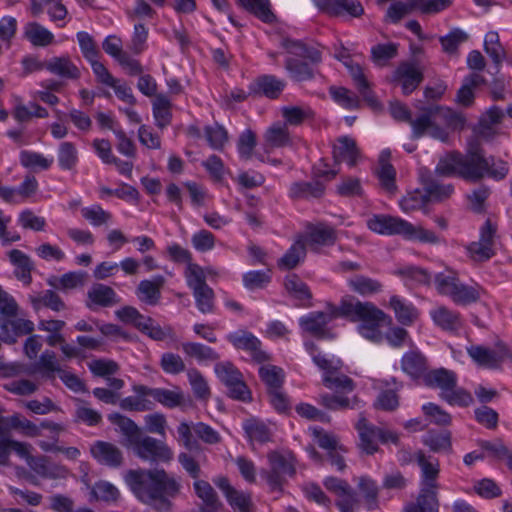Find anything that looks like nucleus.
I'll use <instances>...</instances> for the list:
<instances>
[{"instance_id": "obj_27", "label": "nucleus", "mask_w": 512, "mask_h": 512, "mask_svg": "<svg viewBox=\"0 0 512 512\" xmlns=\"http://www.w3.org/2000/svg\"><path fill=\"white\" fill-rule=\"evenodd\" d=\"M223 491L229 505L238 512H251L252 500L249 493L238 491L230 485V482H217Z\"/></svg>"}, {"instance_id": "obj_58", "label": "nucleus", "mask_w": 512, "mask_h": 512, "mask_svg": "<svg viewBox=\"0 0 512 512\" xmlns=\"http://www.w3.org/2000/svg\"><path fill=\"white\" fill-rule=\"evenodd\" d=\"M270 271L253 270L243 275V284L249 290L263 289L271 282Z\"/></svg>"}, {"instance_id": "obj_12", "label": "nucleus", "mask_w": 512, "mask_h": 512, "mask_svg": "<svg viewBox=\"0 0 512 512\" xmlns=\"http://www.w3.org/2000/svg\"><path fill=\"white\" fill-rule=\"evenodd\" d=\"M321 13L330 17L359 18L364 14V7L359 0H313Z\"/></svg>"}, {"instance_id": "obj_11", "label": "nucleus", "mask_w": 512, "mask_h": 512, "mask_svg": "<svg viewBox=\"0 0 512 512\" xmlns=\"http://www.w3.org/2000/svg\"><path fill=\"white\" fill-rule=\"evenodd\" d=\"M367 227L374 233L380 235H400L404 238L412 228V223L389 214H373L366 222Z\"/></svg>"}, {"instance_id": "obj_61", "label": "nucleus", "mask_w": 512, "mask_h": 512, "mask_svg": "<svg viewBox=\"0 0 512 512\" xmlns=\"http://www.w3.org/2000/svg\"><path fill=\"white\" fill-rule=\"evenodd\" d=\"M422 411L430 422L439 426H448L451 424V415L443 410L439 405L434 403H426L422 406Z\"/></svg>"}, {"instance_id": "obj_39", "label": "nucleus", "mask_w": 512, "mask_h": 512, "mask_svg": "<svg viewBox=\"0 0 512 512\" xmlns=\"http://www.w3.org/2000/svg\"><path fill=\"white\" fill-rule=\"evenodd\" d=\"M337 240V233L333 227L318 224L311 225L307 234V241L309 244L332 246Z\"/></svg>"}, {"instance_id": "obj_8", "label": "nucleus", "mask_w": 512, "mask_h": 512, "mask_svg": "<svg viewBox=\"0 0 512 512\" xmlns=\"http://www.w3.org/2000/svg\"><path fill=\"white\" fill-rule=\"evenodd\" d=\"M467 353L478 365L489 369H499L504 361H512V351L503 342H498L496 349L473 345L467 349Z\"/></svg>"}, {"instance_id": "obj_6", "label": "nucleus", "mask_w": 512, "mask_h": 512, "mask_svg": "<svg viewBox=\"0 0 512 512\" xmlns=\"http://www.w3.org/2000/svg\"><path fill=\"white\" fill-rule=\"evenodd\" d=\"M422 114L416 119L409 121L412 127V138L418 139L425 135V133L432 127V117L441 114L445 119L446 124L453 130H461L464 128L465 119L460 114L452 111L449 108H443L439 105H429L421 108Z\"/></svg>"}, {"instance_id": "obj_10", "label": "nucleus", "mask_w": 512, "mask_h": 512, "mask_svg": "<svg viewBox=\"0 0 512 512\" xmlns=\"http://www.w3.org/2000/svg\"><path fill=\"white\" fill-rule=\"evenodd\" d=\"M435 171L423 167L419 169V181L428 203H441L449 199L454 193V185L441 183Z\"/></svg>"}, {"instance_id": "obj_56", "label": "nucleus", "mask_w": 512, "mask_h": 512, "mask_svg": "<svg viewBox=\"0 0 512 512\" xmlns=\"http://www.w3.org/2000/svg\"><path fill=\"white\" fill-rule=\"evenodd\" d=\"M468 35L459 28L451 30L447 35L441 36L439 41L442 45L444 52L448 54H455L458 51L460 44L467 41Z\"/></svg>"}, {"instance_id": "obj_59", "label": "nucleus", "mask_w": 512, "mask_h": 512, "mask_svg": "<svg viewBox=\"0 0 512 512\" xmlns=\"http://www.w3.org/2000/svg\"><path fill=\"white\" fill-rule=\"evenodd\" d=\"M91 497L94 500L105 502L116 501L119 497V491L110 482H96L91 487Z\"/></svg>"}, {"instance_id": "obj_40", "label": "nucleus", "mask_w": 512, "mask_h": 512, "mask_svg": "<svg viewBox=\"0 0 512 512\" xmlns=\"http://www.w3.org/2000/svg\"><path fill=\"white\" fill-rule=\"evenodd\" d=\"M194 489L203 502L201 511H219L222 508V503L209 482H194Z\"/></svg>"}, {"instance_id": "obj_7", "label": "nucleus", "mask_w": 512, "mask_h": 512, "mask_svg": "<svg viewBox=\"0 0 512 512\" xmlns=\"http://www.w3.org/2000/svg\"><path fill=\"white\" fill-rule=\"evenodd\" d=\"M178 435L183 441L184 446L190 451L200 449L198 440L207 444H217L221 440L220 434L210 425L204 422L187 423L181 422L177 428Z\"/></svg>"}, {"instance_id": "obj_51", "label": "nucleus", "mask_w": 512, "mask_h": 512, "mask_svg": "<svg viewBox=\"0 0 512 512\" xmlns=\"http://www.w3.org/2000/svg\"><path fill=\"white\" fill-rule=\"evenodd\" d=\"M136 293L142 302L148 305H156L160 297V276L155 277L153 281L142 280Z\"/></svg>"}, {"instance_id": "obj_55", "label": "nucleus", "mask_w": 512, "mask_h": 512, "mask_svg": "<svg viewBox=\"0 0 512 512\" xmlns=\"http://www.w3.org/2000/svg\"><path fill=\"white\" fill-rule=\"evenodd\" d=\"M330 95L335 102L346 109H359L361 106L357 95L344 87H331Z\"/></svg>"}, {"instance_id": "obj_18", "label": "nucleus", "mask_w": 512, "mask_h": 512, "mask_svg": "<svg viewBox=\"0 0 512 512\" xmlns=\"http://www.w3.org/2000/svg\"><path fill=\"white\" fill-rule=\"evenodd\" d=\"M400 364L402 371L412 380H424L429 372L428 360L419 350L404 353Z\"/></svg>"}, {"instance_id": "obj_48", "label": "nucleus", "mask_w": 512, "mask_h": 512, "mask_svg": "<svg viewBox=\"0 0 512 512\" xmlns=\"http://www.w3.org/2000/svg\"><path fill=\"white\" fill-rule=\"evenodd\" d=\"M360 403L361 401L357 396H354L352 400H350L348 397L336 394L325 393L320 396V404L329 410L360 408Z\"/></svg>"}, {"instance_id": "obj_28", "label": "nucleus", "mask_w": 512, "mask_h": 512, "mask_svg": "<svg viewBox=\"0 0 512 512\" xmlns=\"http://www.w3.org/2000/svg\"><path fill=\"white\" fill-rule=\"evenodd\" d=\"M423 381L426 386L439 387L444 393L453 390L457 386V376L455 372L445 368L429 370Z\"/></svg>"}, {"instance_id": "obj_20", "label": "nucleus", "mask_w": 512, "mask_h": 512, "mask_svg": "<svg viewBox=\"0 0 512 512\" xmlns=\"http://www.w3.org/2000/svg\"><path fill=\"white\" fill-rule=\"evenodd\" d=\"M355 429L359 433L360 448L368 455H373L377 452L379 449L377 441L380 434V427L371 424L364 414L361 413L355 425Z\"/></svg>"}, {"instance_id": "obj_35", "label": "nucleus", "mask_w": 512, "mask_h": 512, "mask_svg": "<svg viewBox=\"0 0 512 512\" xmlns=\"http://www.w3.org/2000/svg\"><path fill=\"white\" fill-rule=\"evenodd\" d=\"M306 254L305 244L301 240H297L278 260L277 266L281 270H292L304 261Z\"/></svg>"}, {"instance_id": "obj_42", "label": "nucleus", "mask_w": 512, "mask_h": 512, "mask_svg": "<svg viewBox=\"0 0 512 512\" xmlns=\"http://www.w3.org/2000/svg\"><path fill=\"white\" fill-rule=\"evenodd\" d=\"M460 281L455 271L439 272L433 277V283L437 293L441 296L449 297L450 299Z\"/></svg>"}, {"instance_id": "obj_38", "label": "nucleus", "mask_w": 512, "mask_h": 512, "mask_svg": "<svg viewBox=\"0 0 512 512\" xmlns=\"http://www.w3.org/2000/svg\"><path fill=\"white\" fill-rule=\"evenodd\" d=\"M24 37L33 45L46 47L54 42V35L38 22H29L24 28Z\"/></svg>"}, {"instance_id": "obj_50", "label": "nucleus", "mask_w": 512, "mask_h": 512, "mask_svg": "<svg viewBox=\"0 0 512 512\" xmlns=\"http://www.w3.org/2000/svg\"><path fill=\"white\" fill-rule=\"evenodd\" d=\"M239 4L250 13L254 14L258 19L265 23L275 21V15L270 9L268 0H238Z\"/></svg>"}, {"instance_id": "obj_30", "label": "nucleus", "mask_w": 512, "mask_h": 512, "mask_svg": "<svg viewBox=\"0 0 512 512\" xmlns=\"http://www.w3.org/2000/svg\"><path fill=\"white\" fill-rule=\"evenodd\" d=\"M264 140L266 151H268L269 148H281L292 145L288 127L279 122L273 124L266 130Z\"/></svg>"}, {"instance_id": "obj_23", "label": "nucleus", "mask_w": 512, "mask_h": 512, "mask_svg": "<svg viewBox=\"0 0 512 512\" xmlns=\"http://www.w3.org/2000/svg\"><path fill=\"white\" fill-rule=\"evenodd\" d=\"M486 84V78L477 72L466 75L457 91L456 101L464 107L471 106L475 99L474 89Z\"/></svg>"}, {"instance_id": "obj_52", "label": "nucleus", "mask_w": 512, "mask_h": 512, "mask_svg": "<svg viewBox=\"0 0 512 512\" xmlns=\"http://www.w3.org/2000/svg\"><path fill=\"white\" fill-rule=\"evenodd\" d=\"M452 0H407L405 2L409 13L420 10L424 14L438 13L448 8Z\"/></svg>"}, {"instance_id": "obj_17", "label": "nucleus", "mask_w": 512, "mask_h": 512, "mask_svg": "<svg viewBox=\"0 0 512 512\" xmlns=\"http://www.w3.org/2000/svg\"><path fill=\"white\" fill-rule=\"evenodd\" d=\"M34 323L30 320L16 318L10 320L0 316V339L6 344H14L17 337L31 334Z\"/></svg>"}, {"instance_id": "obj_33", "label": "nucleus", "mask_w": 512, "mask_h": 512, "mask_svg": "<svg viewBox=\"0 0 512 512\" xmlns=\"http://www.w3.org/2000/svg\"><path fill=\"white\" fill-rule=\"evenodd\" d=\"M259 378L266 387V392L283 389L285 382L284 370L276 365H262L258 370Z\"/></svg>"}, {"instance_id": "obj_3", "label": "nucleus", "mask_w": 512, "mask_h": 512, "mask_svg": "<svg viewBox=\"0 0 512 512\" xmlns=\"http://www.w3.org/2000/svg\"><path fill=\"white\" fill-rule=\"evenodd\" d=\"M354 308L351 320L360 321L357 327L359 334L374 343H381L384 338L381 327L391 325L392 318L372 302L356 300Z\"/></svg>"}, {"instance_id": "obj_43", "label": "nucleus", "mask_w": 512, "mask_h": 512, "mask_svg": "<svg viewBox=\"0 0 512 512\" xmlns=\"http://www.w3.org/2000/svg\"><path fill=\"white\" fill-rule=\"evenodd\" d=\"M281 113L286 126H300L306 120H312L315 117L314 111L309 106H284L281 108Z\"/></svg>"}, {"instance_id": "obj_49", "label": "nucleus", "mask_w": 512, "mask_h": 512, "mask_svg": "<svg viewBox=\"0 0 512 512\" xmlns=\"http://www.w3.org/2000/svg\"><path fill=\"white\" fill-rule=\"evenodd\" d=\"M187 377L195 398L208 401L211 390L203 374L198 369L191 368L187 371Z\"/></svg>"}, {"instance_id": "obj_46", "label": "nucleus", "mask_w": 512, "mask_h": 512, "mask_svg": "<svg viewBox=\"0 0 512 512\" xmlns=\"http://www.w3.org/2000/svg\"><path fill=\"white\" fill-rule=\"evenodd\" d=\"M349 288L362 296L373 295L382 290V284L370 277L357 274L348 281Z\"/></svg>"}, {"instance_id": "obj_63", "label": "nucleus", "mask_w": 512, "mask_h": 512, "mask_svg": "<svg viewBox=\"0 0 512 512\" xmlns=\"http://www.w3.org/2000/svg\"><path fill=\"white\" fill-rule=\"evenodd\" d=\"M399 404V396L396 391L386 389L378 394L373 406L378 410L393 412L399 407Z\"/></svg>"}, {"instance_id": "obj_34", "label": "nucleus", "mask_w": 512, "mask_h": 512, "mask_svg": "<svg viewBox=\"0 0 512 512\" xmlns=\"http://www.w3.org/2000/svg\"><path fill=\"white\" fill-rule=\"evenodd\" d=\"M183 352L199 363L216 362L220 354L212 347L199 342H185L182 344Z\"/></svg>"}, {"instance_id": "obj_4", "label": "nucleus", "mask_w": 512, "mask_h": 512, "mask_svg": "<svg viewBox=\"0 0 512 512\" xmlns=\"http://www.w3.org/2000/svg\"><path fill=\"white\" fill-rule=\"evenodd\" d=\"M325 485L328 491L338 497L336 505L341 512H352L354 505L358 502L359 494L365 498L369 510L377 506L375 482H358L359 492L354 491L348 482H325Z\"/></svg>"}, {"instance_id": "obj_16", "label": "nucleus", "mask_w": 512, "mask_h": 512, "mask_svg": "<svg viewBox=\"0 0 512 512\" xmlns=\"http://www.w3.org/2000/svg\"><path fill=\"white\" fill-rule=\"evenodd\" d=\"M286 82L275 75L264 74L258 76L248 85L249 94L253 97L265 96L269 99H277L283 92Z\"/></svg>"}, {"instance_id": "obj_37", "label": "nucleus", "mask_w": 512, "mask_h": 512, "mask_svg": "<svg viewBox=\"0 0 512 512\" xmlns=\"http://www.w3.org/2000/svg\"><path fill=\"white\" fill-rule=\"evenodd\" d=\"M482 291L478 284L468 285L460 281L451 300L458 306H469L480 300Z\"/></svg>"}, {"instance_id": "obj_14", "label": "nucleus", "mask_w": 512, "mask_h": 512, "mask_svg": "<svg viewBox=\"0 0 512 512\" xmlns=\"http://www.w3.org/2000/svg\"><path fill=\"white\" fill-rule=\"evenodd\" d=\"M331 317L322 311H312L299 319L300 328L318 340H332L335 334L327 325Z\"/></svg>"}, {"instance_id": "obj_26", "label": "nucleus", "mask_w": 512, "mask_h": 512, "mask_svg": "<svg viewBox=\"0 0 512 512\" xmlns=\"http://www.w3.org/2000/svg\"><path fill=\"white\" fill-rule=\"evenodd\" d=\"M284 286L287 292L299 301V306L310 307L312 293L309 286L295 274H289L285 277Z\"/></svg>"}, {"instance_id": "obj_41", "label": "nucleus", "mask_w": 512, "mask_h": 512, "mask_svg": "<svg viewBox=\"0 0 512 512\" xmlns=\"http://www.w3.org/2000/svg\"><path fill=\"white\" fill-rule=\"evenodd\" d=\"M422 442L433 452L448 451L451 449V432L430 429L423 435Z\"/></svg>"}, {"instance_id": "obj_62", "label": "nucleus", "mask_w": 512, "mask_h": 512, "mask_svg": "<svg viewBox=\"0 0 512 512\" xmlns=\"http://www.w3.org/2000/svg\"><path fill=\"white\" fill-rule=\"evenodd\" d=\"M185 275L187 285L193 292L204 289L205 286H209L206 283L203 269L198 264L188 263Z\"/></svg>"}, {"instance_id": "obj_29", "label": "nucleus", "mask_w": 512, "mask_h": 512, "mask_svg": "<svg viewBox=\"0 0 512 512\" xmlns=\"http://www.w3.org/2000/svg\"><path fill=\"white\" fill-rule=\"evenodd\" d=\"M285 69L290 78L295 82L311 81L315 78L316 68L307 61L298 58H287L285 60Z\"/></svg>"}, {"instance_id": "obj_53", "label": "nucleus", "mask_w": 512, "mask_h": 512, "mask_svg": "<svg viewBox=\"0 0 512 512\" xmlns=\"http://www.w3.org/2000/svg\"><path fill=\"white\" fill-rule=\"evenodd\" d=\"M31 303L35 310H39L42 306L53 311L59 312L65 309V303L60 296L53 290H46L41 295L31 297Z\"/></svg>"}, {"instance_id": "obj_54", "label": "nucleus", "mask_w": 512, "mask_h": 512, "mask_svg": "<svg viewBox=\"0 0 512 512\" xmlns=\"http://www.w3.org/2000/svg\"><path fill=\"white\" fill-rule=\"evenodd\" d=\"M205 138L208 145L214 150H223L225 143L228 141L227 130L218 123L207 125L204 128Z\"/></svg>"}, {"instance_id": "obj_36", "label": "nucleus", "mask_w": 512, "mask_h": 512, "mask_svg": "<svg viewBox=\"0 0 512 512\" xmlns=\"http://www.w3.org/2000/svg\"><path fill=\"white\" fill-rule=\"evenodd\" d=\"M325 192V185L316 180L312 182H295L290 188V196L295 199L321 198Z\"/></svg>"}, {"instance_id": "obj_13", "label": "nucleus", "mask_w": 512, "mask_h": 512, "mask_svg": "<svg viewBox=\"0 0 512 512\" xmlns=\"http://www.w3.org/2000/svg\"><path fill=\"white\" fill-rule=\"evenodd\" d=\"M423 80V72L414 63L403 61L393 71L390 81L400 83L402 93L408 96L419 87Z\"/></svg>"}, {"instance_id": "obj_5", "label": "nucleus", "mask_w": 512, "mask_h": 512, "mask_svg": "<svg viewBox=\"0 0 512 512\" xmlns=\"http://www.w3.org/2000/svg\"><path fill=\"white\" fill-rule=\"evenodd\" d=\"M214 372L232 400L250 403L253 401L252 391L244 380L243 373L231 361L217 362Z\"/></svg>"}, {"instance_id": "obj_2", "label": "nucleus", "mask_w": 512, "mask_h": 512, "mask_svg": "<svg viewBox=\"0 0 512 512\" xmlns=\"http://www.w3.org/2000/svg\"><path fill=\"white\" fill-rule=\"evenodd\" d=\"M108 420L116 425L125 437L128 446L134 453L145 460L156 461L160 457V443L157 439L147 436L143 430L130 418L120 414L111 413Z\"/></svg>"}, {"instance_id": "obj_60", "label": "nucleus", "mask_w": 512, "mask_h": 512, "mask_svg": "<svg viewBox=\"0 0 512 512\" xmlns=\"http://www.w3.org/2000/svg\"><path fill=\"white\" fill-rule=\"evenodd\" d=\"M396 274L408 278L419 285H429L432 280V276L428 270L413 265L398 269Z\"/></svg>"}, {"instance_id": "obj_1", "label": "nucleus", "mask_w": 512, "mask_h": 512, "mask_svg": "<svg viewBox=\"0 0 512 512\" xmlns=\"http://www.w3.org/2000/svg\"><path fill=\"white\" fill-rule=\"evenodd\" d=\"M435 173L439 177H457L469 183H478L485 177L501 181L509 173L508 163L494 156H486L478 139L468 142L465 152L453 150L440 157Z\"/></svg>"}, {"instance_id": "obj_64", "label": "nucleus", "mask_w": 512, "mask_h": 512, "mask_svg": "<svg viewBox=\"0 0 512 512\" xmlns=\"http://www.w3.org/2000/svg\"><path fill=\"white\" fill-rule=\"evenodd\" d=\"M78 161L77 150L73 143L63 142L60 144L58 162L62 169L71 170Z\"/></svg>"}, {"instance_id": "obj_47", "label": "nucleus", "mask_w": 512, "mask_h": 512, "mask_svg": "<svg viewBox=\"0 0 512 512\" xmlns=\"http://www.w3.org/2000/svg\"><path fill=\"white\" fill-rule=\"evenodd\" d=\"M87 277L88 274L84 271L68 272L63 274L60 278H49L47 283L55 289L67 290L83 286Z\"/></svg>"}, {"instance_id": "obj_21", "label": "nucleus", "mask_w": 512, "mask_h": 512, "mask_svg": "<svg viewBox=\"0 0 512 512\" xmlns=\"http://www.w3.org/2000/svg\"><path fill=\"white\" fill-rule=\"evenodd\" d=\"M430 316L436 326L443 331L456 333L462 328L461 314L446 306H439L430 311Z\"/></svg>"}, {"instance_id": "obj_25", "label": "nucleus", "mask_w": 512, "mask_h": 512, "mask_svg": "<svg viewBox=\"0 0 512 512\" xmlns=\"http://www.w3.org/2000/svg\"><path fill=\"white\" fill-rule=\"evenodd\" d=\"M337 142L332 151L335 162L346 161L350 167L355 166L359 156L356 141L349 136H341Z\"/></svg>"}, {"instance_id": "obj_44", "label": "nucleus", "mask_w": 512, "mask_h": 512, "mask_svg": "<svg viewBox=\"0 0 512 512\" xmlns=\"http://www.w3.org/2000/svg\"><path fill=\"white\" fill-rule=\"evenodd\" d=\"M131 490L144 503L152 504L160 499V482H129Z\"/></svg>"}, {"instance_id": "obj_57", "label": "nucleus", "mask_w": 512, "mask_h": 512, "mask_svg": "<svg viewBox=\"0 0 512 512\" xmlns=\"http://www.w3.org/2000/svg\"><path fill=\"white\" fill-rule=\"evenodd\" d=\"M416 460L421 469L423 480H436L439 474L438 460L427 457L421 450L416 453Z\"/></svg>"}, {"instance_id": "obj_45", "label": "nucleus", "mask_w": 512, "mask_h": 512, "mask_svg": "<svg viewBox=\"0 0 512 512\" xmlns=\"http://www.w3.org/2000/svg\"><path fill=\"white\" fill-rule=\"evenodd\" d=\"M243 430L250 440L257 441L261 444L271 440L272 435L268 426L254 417L246 419L243 422Z\"/></svg>"}, {"instance_id": "obj_32", "label": "nucleus", "mask_w": 512, "mask_h": 512, "mask_svg": "<svg viewBox=\"0 0 512 512\" xmlns=\"http://www.w3.org/2000/svg\"><path fill=\"white\" fill-rule=\"evenodd\" d=\"M389 306L393 309L397 321L404 325L410 326L418 317V311L412 303H406L399 296L390 297Z\"/></svg>"}, {"instance_id": "obj_31", "label": "nucleus", "mask_w": 512, "mask_h": 512, "mask_svg": "<svg viewBox=\"0 0 512 512\" xmlns=\"http://www.w3.org/2000/svg\"><path fill=\"white\" fill-rule=\"evenodd\" d=\"M46 69L52 74L66 79H79L80 70L68 56L53 57L47 61Z\"/></svg>"}, {"instance_id": "obj_15", "label": "nucleus", "mask_w": 512, "mask_h": 512, "mask_svg": "<svg viewBox=\"0 0 512 512\" xmlns=\"http://www.w3.org/2000/svg\"><path fill=\"white\" fill-rule=\"evenodd\" d=\"M267 458L272 473V477L269 480L295 477L296 459L292 453L271 451L268 453Z\"/></svg>"}, {"instance_id": "obj_19", "label": "nucleus", "mask_w": 512, "mask_h": 512, "mask_svg": "<svg viewBox=\"0 0 512 512\" xmlns=\"http://www.w3.org/2000/svg\"><path fill=\"white\" fill-rule=\"evenodd\" d=\"M438 485L435 482H424L416 503L406 506L405 512H438Z\"/></svg>"}, {"instance_id": "obj_9", "label": "nucleus", "mask_w": 512, "mask_h": 512, "mask_svg": "<svg viewBox=\"0 0 512 512\" xmlns=\"http://www.w3.org/2000/svg\"><path fill=\"white\" fill-rule=\"evenodd\" d=\"M225 338L235 349L248 352L256 363H264L271 359L270 355L261 349L262 342L246 329L230 332Z\"/></svg>"}, {"instance_id": "obj_24", "label": "nucleus", "mask_w": 512, "mask_h": 512, "mask_svg": "<svg viewBox=\"0 0 512 512\" xmlns=\"http://www.w3.org/2000/svg\"><path fill=\"white\" fill-rule=\"evenodd\" d=\"M87 297L88 301L86 305L91 310L94 309L93 305L110 307L118 303L116 292L111 287L101 283L93 284L88 290Z\"/></svg>"}, {"instance_id": "obj_22", "label": "nucleus", "mask_w": 512, "mask_h": 512, "mask_svg": "<svg viewBox=\"0 0 512 512\" xmlns=\"http://www.w3.org/2000/svg\"><path fill=\"white\" fill-rule=\"evenodd\" d=\"M90 451L92 456L101 464L118 467L122 463V452L112 443L96 441L91 446Z\"/></svg>"}]
</instances>
